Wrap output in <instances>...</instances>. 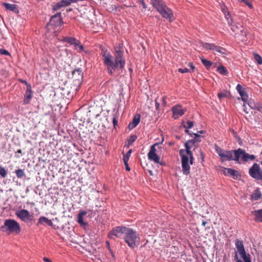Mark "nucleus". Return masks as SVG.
Instances as JSON below:
<instances>
[{"mask_svg": "<svg viewBox=\"0 0 262 262\" xmlns=\"http://www.w3.org/2000/svg\"><path fill=\"white\" fill-rule=\"evenodd\" d=\"M114 49V56L104 48L101 49L100 52L103 63L110 75H112L118 69H124L126 63L123 50L120 46L115 47Z\"/></svg>", "mask_w": 262, "mask_h": 262, "instance_id": "nucleus-1", "label": "nucleus"}, {"mask_svg": "<svg viewBox=\"0 0 262 262\" xmlns=\"http://www.w3.org/2000/svg\"><path fill=\"white\" fill-rule=\"evenodd\" d=\"M185 149L179 150V154L181 158L182 172L183 174L187 176L190 173V164L193 163L194 157L191 149L195 147V139L188 140L184 144Z\"/></svg>", "mask_w": 262, "mask_h": 262, "instance_id": "nucleus-2", "label": "nucleus"}, {"mask_svg": "<svg viewBox=\"0 0 262 262\" xmlns=\"http://www.w3.org/2000/svg\"><path fill=\"white\" fill-rule=\"evenodd\" d=\"M123 238L128 246L132 249L137 247L140 244V237L139 234L132 228H127Z\"/></svg>", "mask_w": 262, "mask_h": 262, "instance_id": "nucleus-3", "label": "nucleus"}, {"mask_svg": "<svg viewBox=\"0 0 262 262\" xmlns=\"http://www.w3.org/2000/svg\"><path fill=\"white\" fill-rule=\"evenodd\" d=\"M1 230L9 234H17L20 231V228L16 221L12 219H8L5 221L4 225L1 227Z\"/></svg>", "mask_w": 262, "mask_h": 262, "instance_id": "nucleus-4", "label": "nucleus"}, {"mask_svg": "<svg viewBox=\"0 0 262 262\" xmlns=\"http://www.w3.org/2000/svg\"><path fill=\"white\" fill-rule=\"evenodd\" d=\"M215 149L222 162L225 161H235L236 150H227L215 145Z\"/></svg>", "mask_w": 262, "mask_h": 262, "instance_id": "nucleus-5", "label": "nucleus"}, {"mask_svg": "<svg viewBox=\"0 0 262 262\" xmlns=\"http://www.w3.org/2000/svg\"><path fill=\"white\" fill-rule=\"evenodd\" d=\"M235 156L236 162L239 163H240L239 161L240 158L243 162H247L249 160L253 161L255 159L254 155H249L245 150L241 148H238L236 150Z\"/></svg>", "mask_w": 262, "mask_h": 262, "instance_id": "nucleus-6", "label": "nucleus"}, {"mask_svg": "<svg viewBox=\"0 0 262 262\" xmlns=\"http://www.w3.org/2000/svg\"><path fill=\"white\" fill-rule=\"evenodd\" d=\"M125 226H117L113 228L108 234V237L110 239H115V237L120 238L123 234H125L127 230Z\"/></svg>", "mask_w": 262, "mask_h": 262, "instance_id": "nucleus-7", "label": "nucleus"}, {"mask_svg": "<svg viewBox=\"0 0 262 262\" xmlns=\"http://www.w3.org/2000/svg\"><path fill=\"white\" fill-rule=\"evenodd\" d=\"M249 173L253 178L262 181V171L257 163H254L249 169Z\"/></svg>", "mask_w": 262, "mask_h": 262, "instance_id": "nucleus-8", "label": "nucleus"}, {"mask_svg": "<svg viewBox=\"0 0 262 262\" xmlns=\"http://www.w3.org/2000/svg\"><path fill=\"white\" fill-rule=\"evenodd\" d=\"M235 245L238 252L243 260L250 258V254L246 252L243 241L237 239Z\"/></svg>", "mask_w": 262, "mask_h": 262, "instance_id": "nucleus-9", "label": "nucleus"}, {"mask_svg": "<svg viewBox=\"0 0 262 262\" xmlns=\"http://www.w3.org/2000/svg\"><path fill=\"white\" fill-rule=\"evenodd\" d=\"M158 143L152 145L150 146L149 151L148 153V158L149 160L154 161L156 163H160V157L156 154L157 149L156 146L158 145Z\"/></svg>", "mask_w": 262, "mask_h": 262, "instance_id": "nucleus-10", "label": "nucleus"}, {"mask_svg": "<svg viewBox=\"0 0 262 262\" xmlns=\"http://www.w3.org/2000/svg\"><path fill=\"white\" fill-rule=\"evenodd\" d=\"M61 24V13H58L51 17L48 26H51L54 28H56L60 26Z\"/></svg>", "mask_w": 262, "mask_h": 262, "instance_id": "nucleus-11", "label": "nucleus"}, {"mask_svg": "<svg viewBox=\"0 0 262 262\" xmlns=\"http://www.w3.org/2000/svg\"><path fill=\"white\" fill-rule=\"evenodd\" d=\"M15 214L18 218L25 222L32 220V216L30 215L29 212L24 209L17 210Z\"/></svg>", "mask_w": 262, "mask_h": 262, "instance_id": "nucleus-12", "label": "nucleus"}, {"mask_svg": "<svg viewBox=\"0 0 262 262\" xmlns=\"http://www.w3.org/2000/svg\"><path fill=\"white\" fill-rule=\"evenodd\" d=\"M158 12L165 19L171 21L173 18V15L172 11L166 5L160 9Z\"/></svg>", "mask_w": 262, "mask_h": 262, "instance_id": "nucleus-13", "label": "nucleus"}, {"mask_svg": "<svg viewBox=\"0 0 262 262\" xmlns=\"http://www.w3.org/2000/svg\"><path fill=\"white\" fill-rule=\"evenodd\" d=\"M73 78L76 84H80L83 79V73L80 69H75L72 72Z\"/></svg>", "mask_w": 262, "mask_h": 262, "instance_id": "nucleus-14", "label": "nucleus"}, {"mask_svg": "<svg viewBox=\"0 0 262 262\" xmlns=\"http://www.w3.org/2000/svg\"><path fill=\"white\" fill-rule=\"evenodd\" d=\"M171 110L173 113V117L174 119L182 116L186 111L185 108H182V106L179 105L172 107Z\"/></svg>", "mask_w": 262, "mask_h": 262, "instance_id": "nucleus-15", "label": "nucleus"}, {"mask_svg": "<svg viewBox=\"0 0 262 262\" xmlns=\"http://www.w3.org/2000/svg\"><path fill=\"white\" fill-rule=\"evenodd\" d=\"M236 90L241 96L242 101L244 102H246L248 100V95L245 89H243V87L241 84H238L236 85Z\"/></svg>", "mask_w": 262, "mask_h": 262, "instance_id": "nucleus-16", "label": "nucleus"}, {"mask_svg": "<svg viewBox=\"0 0 262 262\" xmlns=\"http://www.w3.org/2000/svg\"><path fill=\"white\" fill-rule=\"evenodd\" d=\"M248 105L252 110H257L259 112H261L262 111V105L258 101L250 100L248 102Z\"/></svg>", "mask_w": 262, "mask_h": 262, "instance_id": "nucleus-17", "label": "nucleus"}, {"mask_svg": "<svg viewBox=\"0 0 262 262\" xmlns=\"http://www.w3.org/2000/svg\"><path fill=\"white\" fill-rule=\"evenodd\" d=\"M87 213L88 212L85 210H80L77 215V222L81 226H85L87 225V223L83 220V217L86 215Z\"/></svg>", "mask_w": 262, "mask_h": 262, "instance_id": "nucleus-18", "label": "nucleus"}, {"mask_svg": "<svg viewBox=\"0 0 262 262\" xmlns=\"http://www.w3.org/2000/svg\"><path fill=\"white\" fill-rule=\"evenodd\" d=\"M24 99V104H27L30 103V100L32 97V91L30 85L27 86V89L25 94Z\"/></svg>", "mask_w": 262, "mask_h": 262, "instance_id": "nucleus-19", "label": "nucleus"}, {"mask_svg": "<svg viewBox=\"0 0 262 262\" xmlns=\"http://www.w3.org/2000/svg\"><path fill=\"white\" fill-rule=\"evenodd\" d=\"M251 213L254 216V220L256 222L262 223V209L252 211Z\"/></svg>", "mask_w": 262, "mask_h": 262, "instance_id": "nucleus-20", "label": "nucleus"}, {"mask_svg": "<svg viewBox=\"0 0 262 262\" xmlns=\"http://www.w3.org/2000/svg\"><path fill=\"white\" fill-rule=\"evenodd\" d=\"M224 174L226 176H230L234 179H238L239 176L238 171L228 168H225Z\"/></svg>", "mask_w": 262, "mask_h": 262, "instance_id": "nucleus-21", "label": "nucleus"}, {"mask_svg": "<svg viewBox=\"0 0 262 262\" xmlns=\"http://www.w3.org/2000/svg\"><path fill=\"white\" fill-rule=\"evenodd\" d=\"M140 121V115L139 114H137L136 116H135L133 119L132 121L130 122L128 125L129 129L132 130L134 129L139 123Z\"/></svg>", "mask_w": 262, "mask_h": 262, "instance_id": "nucleus-22", "label": "nucleus"}, {"mask_svg": "<svg viewBox=\"0 0 262 262\" xmlns=\"http://www.w3.org/2000/svg\"><path fill=\"white\" fill-rule=\"evenodd\" d=\"M151 4L154 8L158 11L162 8L166 6L163 0H151Z\"/></svg>", "mask_w": 262, "mask_h": 262, "instance_id": "nucleus-23", "label": "nucleus"}, {"mask_svg": "<svg viewBox=\"0 0 262 262\" xmlns=\"http://www.w3.org/2000/svg\"><path fill=\"white\" fill-rule=\"evenodd\" d=\"M46 224L49 226H53V223L51 220L48 219L47 217L45 216L40 217L37 223V226H39L40 225Z\"/></svg>", "mask_w": 262, "mask_h": 262, "instance_id": "nucleus-24", "label": "nucleus"}, {"mask_svg": "<svg viewBox=\"0 0 262 262\" xmlns=\"http://www.w3.org/2000/svg\"><path fill=\"white\" fill-rule=\"evenodd\" d=\"M261 193L259 188H257L251 194V198L253 201H257L259 200L261 197Z\"/></svg>", "mask_w": 262, "mask_h": 262, "instance_id": "nucleus-25", "label": "nucleus"}, {"mask_svg": "<svg viewBox=\"0 0 262 262\" xmlns=\"http://www.w3.org/2000/svg\"><path fill=\"white\" fill-rule=\"evenodd\" d=\"M4 5L5 8L7 10H9L15 13L18 12V10L17 9V6L15 4H8V3H4Z\"/></svg>", "mask_w": 262, "mask_h": 262, "instance_id": "nucleus-26", "label": "nucleus"}, {"mask_svg": "<svg viewBox=\"0 0 262 262\" xmlns=\"http://www.w3.org/2000/svg\"><path fill=\"white\" fill-rule=\"evenodd\" d=\"M202 46L205 49L213 51V50L215 49V47L216 45L214 43L202 42Z\"/></svg>", "mask_w": 262, "mask_h": 262, "instance_id": "nucleus-27", "label": "nucleus"}, {"mask_svg": "<svg viewBox=\"0 0 262 262\" xmlns=\"http://www.w3.org/2000/svg\"><path fill=\"white\" fill-rule=\"evenodd\" d=\"M217 71L220 74L223 75H227L228 74V71L226 67L223 66H221L217 68Z\"/></svg>", "mask_w": 262, "mask_h": 262, "instance_id": "nucleus-28", "label": "nucleus"}, {"mask_svg": "<svg viewBox=\"0 0 262 262\" xmlns=\"http://www.w3.org/2000/svg\"><path fill=\"white\" fill-rule=\"evenodd\" d=\"M63 40L65 42H67L71 45H75L78 41L76 38L74 37H65L63 38Z\"/></svg>", "mask_w": 262, "mask_h": 262, "instance_id": "nucleus-29", "label": "nucleus"}, {"mask_svg": "<svg viewBox=\"0 0 262 262\" xmlns=\"http://www.w3.org/2000/svg\"><path fill=\"white\" fill-rule=\"evenodd\" d=\"M137 139V136L135 135H132L129 137L127 140V147H129Z\"/></svg>", "mask_w": 262, "mask_h": 262, "instance_id": "nucleus-30", "label": "nucleus"}, {"mask_svg": "<svg viewBox=\"0 0 262 262\" xmlns=\"http://www.w3.org/2000/svg\"><path fill=\"white\" fill-rule=\"evenodd\" d=\"M213 51H216L219 53H220L221 54L223 55V54H226V50L224 48H222V47H221L220 46H215V49L213 50Z\"/></svg>", "mask_w": 262, "mask_h": 262, "instance_id": "nucleus-31", "label": "nucleus"}, {"mask_svg": "<svg viewBox=\"0 0 262 262\" xmlns=\"http://www.w3.org/2000/svg\"><path fill=\"white\" fill-rule=\"evenodd\" d=\"M201 61L203 65L207 68V69H210L211 66L212 64V62L209 60H208L207 59H205L204 58H201Z\"/></svg>", "mask_w": 262, "mask_h": 262, "instance_id": "nucleus-32", "label": "nucleus"}, {"mask_svg": "<svg viewBox=\"0 0 262 262\" xmlns=\"http://www.w3.org/2000/svg\"><path fill=\"white\" fill-rule=\"evenodd\" d=\"M59 2L62 7H65L70 5L73 1L72 0H61Z\"/></svg>", "mask_w": 262, "mask_h": 262, "instance_id": "nucleus-33", "label": "nucleus"}, {"mask_svg": "<svg viewBox=\"0 0 262 262\" xmlns=\"http://www.w3.org/2000/svg\"><path fill=\"white\" fill-rule=\"evenodd\" d=\"M74 47L75 49L79 52H82L84 49L83 46L82 45H80L78 41H77L74 45Z\"/></svg>", "mask_w": 262, "mask_h": 262, "instance_id": "nucleus-34", "label": "nucleus"}, {"mask_svg": "<svg viewBox=\"0 0 262 262\" xmlns=\"http://www.w3.org/2000/svg\"><path fill=\"white\" fill-rule=\"evenodd\" d=\"M228 24L230 25L231 30L233 32H236L239 29L238 27L234 24L232 19H231L230 21H228Z\"/></svg>", "mask_w": 262, "mask_h": 262, "instance_id": "nucleus-35", "label": "nucleus"}, {"mask_svg": "<svg viewBox=\"0 0 262 262\" xmlns=\"http://www.w3.org/2000/svg\"><path fill=\"white\" fill-rule=\"evenodd\" d=\"M254 58L255 60L257 62L258 64H262V58L257 53L254 54Z\"/></svg>", "mask_w": 262, "mask_h": 262, "instance_id": "nucleus-36", "label": "nucleus"}, {"mask_svg": "<svg viewBox=\"0 0 262 262\" xmlns=\"http://www.w3.org/2000/svg\"><path fill=\"white\" fill-rule=\"evenodd\" d=\"M132 152V149H129L126 155H124L123 156V162L126 163L128 162L130 156V155Z\"/></svg>", "mask_w": 262, "mask_h": 262, "instance_id": "nucleus-37", "label": "nucleus"}, {"mask_svg": "<svg viewBox=\"0 0 262 262\" xmlns=\"http://www.w3.org/2000/svg\"><path fill=\"white\" fill-rule=\"evenodd\" d=\"M15 173L17 178H21L24 176H25V172L23 169H19L18 170H16L15 171Z\"/></svg>", "mask_w": 262, "mask_h": 262, "instance_id": "nucleus-38", "label": "nucleus"}, {"mask_svg": "<svg viewBox=\"0 0 262 262\" xmlns=\"http://www.w3.org/2000/svg\"><path fill=\"white\" fill-rule=\"evenodd\" d=\"M7 172L5 168L2 166H0V176L3 178L7 176Z\"/></svg>", "mask_w": 262, "mask_h": 262, "instance_id": "nucleus-39", "label": "nucleus"}, {"mask_svg": "<svg viewBox=\"0 0 262 262\" xmlns=\"http://www.w3.org/2000/svg\"><path fill=\"white\" fill-rule=\"evenodd\" d=\"M62 7L60 4L59 2H58L56 4L53 5L52 10L53 11H56L59 9H60Z\"/></svg>", "mask_w": 262, "mask_h": 262, "instance_id": "nucleus-40", "label": "nucleus"}, {"mask_svg": "<svg viewBox=\"0 0 262 262\" xmlns=\"http://www.w3.org/2000/svg\"><path fill=\"white\" fill-rule=\"evenodd\" d=\"M193 126V122L191 121H187L186 125H184V127L185 128H191Z\"/></svg>", "mask_w": 262, "mask_h": 262, "instance_id": "nucleus-41", "label": "nucleus"}, {"mask_svg": "<svg viewBox=\"0 0 262 262\" xmlns=\"http://www.w3.org/2000/svg\"><path fill=\"white\" fill-rule=\"evenodd\" d=\"M178 71L180 72V73H187V72H191V70L190 69H188L186 68H179L178 69Z\"/></svg>", "mask_w": 262, "mask_h": 262, "instance_id": "nucleus-42", "label": "nucleus"}, {"mask_svg": "<svg viewBox=\"0 0 262 262\" xmlns=\"http://www.w3.org/2000/svg\"><path fill=\"white\" fill-rule=\"evenodd\" d=\"M227 92H222L218 93V97L220 99H221L222 98H224L227 97Z\"/></svg>", "mask_w": 262, "mask_h": 262, "instance_id": "nucleus-43", "label": "nucleus"}, {"mask_svg": "<svg viewBox=\"0 0 262 262\" xmlns=\"http://www.w3.org/2000/svg\"><path fill=\"white\" fill-rule=\"evenodd\" d=\"M194 135L195 136V137L193 139H195V143L196 142H199L201 141V136L200 135H199L198 134H194Z\"/></svg>", "mask_w": 262, "mask_h": 262, "instance_id": "nucleus-44", "label": "nucleus"}, {"mask_svg": "<svg viewBox=\"0 0 262 262\" xmlns=\"http://www.w3.org/2000/svg\"><path fill=\"white\" fill-rule=\"evenodd\" d=\"M0 54L5 55H10V53L5 49H0Z\"/></svg>", "mask_w": 262, "mask_h": 262, "instance_id": "nucleus-45", "label": "nucleus"}, {"mask_svg": "<svg viewBox=\"0 0 262 262\" xmlns=\"http://www.w3.org/2000/svg\"><path fill=\"white\" fill-rule=\"evenodd\" d=\"M234 260L236 262H243L240 258H238L236 253L234 256Z\"/></svg>", "mask_w": 262, "mask_h": 262, "instance_id": "nucleus-46", "label": "nucleus"}, {"mask_svg": "<svg viewBox=\"0 0 262 262\" xmlns=\"http://www.w3.org/2000/svg\"><path fill=\"white\" fill-rule=\"evenodd\" d=\"M140 3L142 5L143 9H146L147 8V5H146V4L145 3L144 0L142 1V2H140Z\"/></svg>", "mask_w": 262, "mask_h": 262, "instance_id": "nucleus-47", "label": "nucleus"}, {"mask_svg": "<svg viewBox=\"0 0 262 262\" xmlns=\"http://www.w3.org/2000/svg\"><path fill=\"white\" fill-rule=\"evenodd\" d=\"M241 35L245 37L246 38L247 37V35L246 33L244 31V30H241Z\"/></svg>", "mask_w": 262, "mask_h": 262, "instance_id": "nucleus-48", "label": "nucleus"}, {"mask_svg": "<svg viewBox=\"0 0 262 262\" xmlns=\"http://www.w3.org/2000/svg\"><path fill=\"white\" fill-rule=\"evenodd\" d=\"M106 245H107V247H108V250H110V253H111V254H112V256H114V254H113V253L112 251H111V250L110 249V243H109V242L106 241Z\"/></svg>", "mask_w": 262, "mask_h": 262, "instance_id": "nucleus-49", "label": "nucleus"}, {"mask_svg": "<svg viewBox=\"0 0 262 262\" xmlns=\"http://www.w3.org/2000/svg\"><path fill=\"white\" fill-rule=\"evenodd\" d=\"M124 165L125 166V168H126V170L129 171L130 170V168H129V167L128 166V162H126V163H125V162H124Z\"/></svg>", "mask_w": 262, "mask_h": 262, "instance_id": "nucleus-50", "label": "nucleus"}, {"mask_svg": "<svg viewBox=\"0 0 262 262\" xmlns=\"http://www.w3.org/2000/svg\"><path fill=\"white\" fill-rule=\"evenodd\" d=\"M189 64L190 66V67L191 68L190 70L191 72L194 69V66L193 65V64L191 62L189 63Z\"/></svg>", "mask_w": 262, "mask_h": 262, "instance_id": "nucleus-51", "label": "nucleus"}, {"mask_svg": "<svg viewBox=\"0 0 262 262\" xmlns=\"http://www.w3.org/2000/svg\"><path fill=\"white\" fill-rule=\"evenodd\" d=\"M243 107H244V109H243L244 111L246 114H248L249 112H248V111H247V107H246V104H245V103L243 104Z\"/></svg>", "mask_w": 262, "mask_h": 262, "instance_id": "nucleus-52", "label": "nucleus"}, {"mask_svg": "<svg viewBox=\"0 0 262 262\" xmlns=\"http://www.w3.org/2000/svg\"><path fill=\"white\" fill-rule=\"evenodd\" d=\"M185 132L187 133L188 134H189L191 137H192V135H194V133H190L188 130V128H186Z\"/></svg>", "mask_w": 262, "mask_h": 262, "instance_id": "nucleus-53", "label": "nucleus"}, {"mask_svg": "<svg viewBox=\"0 0 262 262\" xmlns=\"http://www.w3.org/2000/svg\"><path fill=\"white\" fill-rule=\"evenodd\" d=\"M185 132L187 133L188 134H189L191 137H192V135H194V133H190L188 130V128H186Z\"/></svg>", "mask_w": 262, "mask_h": 262, "instance_id": "nucleus-54", "label": "nucleus"}, {"mask_svg": "<svg viewBox=\"0 0 262 262\" xmlns=\"http://www.w3.org/2000/svg\"><path fill=\"white\" fill-rule=\"evenodd\" d=\"M185 132L187 133L188 134H189L191 137H192V135H194V133H190L188 130V128H186Z\"/></svg>", "mask_w": 262, "mask_h": 262, "instance_id": "nucleus-55", "label": "nucleus"}, {"mask_svg": "<svg viewBox=\"0 0 262 262\" xmlns=\"http://www.w3.org/2000/svg\"><path fill=\"white\" fill-rule=\"evenodd\" d=\"M113 122V124H114V126H115V125L117 124V122H118L117 120L115 118H114Z\"/></svg>", "mask_w": 262, "mask_h": 262, "instance_id": "nucleus-56", "label": "nucleus"}, {"mask_svg": "<svg viewBox=\"0 0 262 262\" xmlns=\"http://www.w3.org/2000/svg\"><path fill=\"white\" fill-rule=\"evenodd\" d=\"M43 260L45 261V262H52L51 260L49 258H47V257H44L43 258Z\"/></svg>", "mask_w": 262, "mask_h": 262, "instance_id": "nucleus-57", "label": "nucleus"}, {"mask_svg": "<svg viewBox=\"0 0 262 262\" xmlns=\"http://www.w3.org/2000/svg\"><path fill=\"white\" fill-rule=\"evenodd\" d=\"M247 6H248L250 8H252V6L251 4L248 1H246V2L245 3Z\"/></svg>", "mask_w": 262, "mask_h": 262, "instance_id": "nucleus-58", "label": "nucleus"}, {"mask_svg": "<svg viewBox=\"0 0 262 262\" xmlns=\"http://www.w3.org/2000/svg\"><path fill=\"white\" fill-rule=\"evenodd\" d=\"M162 102H163V105H166V98L165 97H163L162 98Z\"/></svg>", "mask_w": 262, "mask_h": 262, "instance_id": "nucleus-59", "label": "nucleus"}, {"mask_svg": "<svg viewBox=\"0 0 262 262\" xmlns=\"http://www.w3.org/2000/svg\"><path fill=\"white\" fill-rule=\"evenodd\" d=\"M245 262H251L250 258L244 260Z\"/></svg>", "mask_w": 262, "mask_h": 262, "instance_id": "nucleus-60", "label": "nucleus"}, {"mask_svg": "<svg viewBox=\"0 0 262 262\" xmlns=\"http://www.w3.org/2000/svg\"><path fill=\"white\" fill-rule=\"evenodd\" d=\"M159 105H160L159 103L156 102V107L157 109L159 107Z\"/></svg>", "mask_w": 262, "mask_h": 262, "instance_id": "nucleus-61", "label": "nucleus"}, {"mask_svg": "<svg viewBox=\"0 0 262 262\" xmlns=\"http://www.w3.org/2000/svg\"><path fill=\"white\" fill-rule=\"evenodd\" d=\"M206 224H207L206 222H205V221H203V222H202V225H203V226H205V225H206Z\"/></svg>", "mask_w": 262, "mask_h": 262, "instance_id": "nucleus-62", "label": "nucleus"}, {"mask_svg": "<svg viewBox=\"0 0 262 262\" xmlns=\"http://www.w3.org/2000/svg\"><path fill=\"white\" fill-rule=\"evenodd\" d=\"M17 153L21 154V150L20 149H19L17 151Z\"/></svg>", "mask_w": 262, "mask_h": 262, "instance_id": "nucleus-63", "label": "nucleus"}, {"mask_svg": "<svg viewBox=\"0 0 262 262\" xmlns=\"http://www.w3.org/2000/svg\"><path fill=\"white\" fill-rule=\"evenodd\" d=\"M239 2H244L245 3L246 2L247 0H238Z\"/></svg>", "mask_w": 262, "mask_h": 262, "instance_id": "nucleus-64", "label": "nucleus"}]
</instances>
